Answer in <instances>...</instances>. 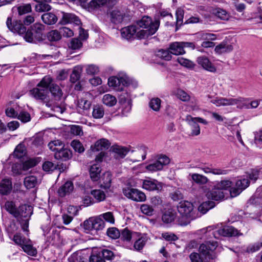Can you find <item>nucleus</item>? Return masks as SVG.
Segmentation results:
<instances>
[{
	"label": "nucleus",
	"instance_id": "34",
	"mask_svg": "<svg viewBox=\"0 0 262 262\" xmlns=\"http://www.w3.org/2000/svg\"><path fill=\"white\" fill-rule=\"evenodd\" d=\"M94 231H97L102 230L105 227L104 221L100 216L92 217Z\"/></svg>",
	"mask_w": 262,
	"mask_h": 262
},
{
	"label": "nucleus",
	"instance_id": "32",
	"mask_svg": "<svg viewBox=\"0 0 262 262\" xmlns=\"http://www.w3.org/2000/svg\"><path fill=\"white\" fill-rule=\"evenodd\" d=\"M189 176L191 177L192 181L198 184H205L208 181V178L206 176L202 174L196 173H190Z\"/></svg>",
	"mask_w": 262,
	"mask_h": 262
},
{
	"label": "nucleus",
	"instance_id": "43",
	"mask_svg": "<svg viewBox=\"0 0 262 262\" xmlns=\"http://www.w3.org/2000/svg\"><path fill=\"white\" fill-rule=\"evenodd\" d=\"M156 55L157 57L162 59H164L165 60L167 61L171 60L172 57L169 48L168 49V50H159L158 51L156 52Z\"/></svg>",
	"mask_w": 262,
	"mask_h": 262
},
{
	"label": "nucleus",
	"instance_id": "3",
	"mask_svg": "<svg viewBox=\"0 0 262 262\" xmlns=\"http://www.w3.org/2000/svg\"><path fill=\"white\" fill-rule=\"evenodd\" d=\"M137 24L143 29L138 31L136 36L138 38L142 39L148 38L157 32L160 26V21L155 20L153 21L150 17L144 16L138 21Z\"/></svg>",
	"mask_w": 262,
	"mask_h": 262
},
{
	"label": "nucleus",
	"instance_id": "24",
	"mask_svg": "<svg viewBox=\"0 0 262 262\" xmlns=\"http://www.w3.org/2000/svg\"><path fill=\"white\" fill-rule=\"evenodd\" d=\"M74 188L73 184L72 181H68L63 185L60 186L58 190V195L60 197L65 196L70 193Z\"/></svg>",
	"mask_w": 262,
	"mask_h": 262
},
{
	"label": "nucleus",
	"instance_id": "28",
	"mask_svg": "<svg viewBox=\"0 0 262 262\" xmlns=\"http://www.w3.org/2000/svg\"><path fill=\"white\" fill-rule=\"evenodd\" d=\"M41 19L45 24L48 25L55 24L58 20L57 16L52 12L44 13L41 16Z\"/></svg>",
	"mask_w": 262,
	"mask_h": 262
},
{
	"label": "nucleus",
	"instance_id": "10",
	"mask_svg": "<svg viewBox=\"0 0 262 262\" xmlns=\"http://www.w3.org/2000/svg\"><path fill=\"white\" fill-rule=\"evenodd\" d=\"M123 193L126 197L135 202H144L146 199L145 193L136 188H123Z\"/></svg>",
	"mask_w": 262,
	"mask_h": 262
},
{
	"label": "nucleus",
	"instance_id": "47",
	"mask_svg": "<svg viewBox=\"0 0 262 262\" xmlns=\"http://www.w3.org/2000/svg\"><path fill=\"white\" fill-rule=\"evenodd\" d=\"M134 233H136L134 232ZM133 234L134 233H133L130 230L126 228L121 231L120 236L119 237L122 241L124 242H129L130 241L132 238Z\"/></svg>",
	"mask_w": 262,
	"mask_h": 262
},
{
	"label": "nucleus",
	"instance_id": "16",
	"mask_svg": "<svg viewBox=\"0 0 262 262\" xmlns=\"http://www.w3.org/2000/svg\"><path fill=\"white\" fill-rule=\"evenodd\" d=\"M193 209V205L192 203L189 201H181L179 203V205H178V212L182 216H189Z\"/></svg>",
	"mask_w": 262,
	"mask_h": 262
},
{
	"label": "nucleus",
	"instance_id": "49",
	"mask_svg": "<svg viewBox=\"0 0 262 262\" xmlns=\"http://www.w3.org/2000/svg\"><path fill=\"white\" fill-rule=\"evenodd\" d=\"M50 2L37 3L35 5V10L38 12L49 11L51 9V6L49 5Z\"/></svg>",
	"mask_w": 262,
	"mask_h": 262
},
{
	"label": "nucleus",
	"instance_id": "21",
	"mask_svg": "<svg viewBox=\"0 0 262 262\" xmlns=\"http://www.w3.org/2000/svg\"><path fill=\"white\" fill-rule=\"evenodd\" d=\"M72 156V151L68 149L60 147L57 151L54 154V157L56 159L62 161H67L70 159Z\"/></svg>",
	"mask_w": 262,
	"mask_h": 262
},
{
	"label": "nucleus",
	"instance_id": "14",
	"mask_svg": "<svg viewBox=\"0 0 262 262\" xmlns=\"http://www.w3.org/2000/svg\"><path fill=\"white\" fill-rule=\"evenodd\" d=\"M142 188L148 191H160L162 189V185L156 180L148 179L143 181Z\"/></svg>",
	"mask_w": 262,
	"mask_h": 262
},
{
	"label": "nucleus",
	"instance_id": "15",
	"mask_svg": "<svg viewBox=\"0 0 262 262\" xmlns=\"http://www.w3.org/2000/svg\"><path fill=\"white\" fill-rule=\"evenodd\" d=\"M62 18L59 23L62 25L73 23L74 24L79 26L81 24V22L79 18L73 13H66L62 12Z\"/></svg>",
	"mask_w": 262,
	"mask_h": 262
},
{
	"label": "nucleus",
	"instance_id": "13",
	"mask_svg": "<svg viewBox=\"0 0 262 262\" xmlns=\"http://www.w3.org/2000/svg\"><path fill=\"white\" fill-rule=\"evenodd\" d=\"M196 62L199 65L208 72L215 73L216 71L215 66L205 56H199L196 59Z\"/></svg>",
	"mask_w": 262,
	"mask_h": 262
},
{
	"label": "nucleus",
	"instance_id": "61",
	"mask_svg": "<svg viewBox=\"0 0 262 262\" xmlns=\"http://www.w3.org/2000/svg\"><path fill=\"white\" fill-rule=\"evenodd\" d=\"M71 146L75 150V151L78 152L79 153L83 152L84 150V148L81 144V143L78 140H73L71 142Z\"/></svg>",
	"mask_w": 262,
	"mask_h": 262
},
{
	"label": "nucleus",
	"instance_id": "51",
	"mask_svg": "<svg viewBox=\"0 0 262 262\" xmlns=\"http://www.w3.org/2000/svg\"><path fill=\"white\" fill-rule=\"evenodd\" d=\"M37 183L36 178L33 176H28L24 180V185L28 189L33 188Z\"/></svg>",
	"mask_w": 262,
	"mask_h": 262
},
{
	"label": "nucleus",
	"instance_id": "44",
	"mask_svg": "<svg viewBox=\"0 0 262 262\" xmlns=\"http://www.w3.org/2000/svg\"><path fill=\"white\" fill-rule=\"evenodd\" d=\"M16 9L19 16H21L30 12L32 10L31 6L29 4H23L13 7V9Z\"/></svg>",
	"mask_w": 262,
	"mask_h": 262
},
{
	"label": "nucleus",
	"instance_id": "59",
	"mask_svg": "<svg viewBox=\"0 0 262 262\" xmlns=\"http://www.w3.org/2000/svg\"><path fill=\"white\" fill-rule=\"evenodd\" d=\"M262 247V240L249 245L247 248V252L253 253L258 251Z\"/></svg>",
	"mask_w": 262,
	"mask_h": 262
},
{
	"label": "nucleus",
	"instance_id": "54",
	"mask_svg": "<svg viewBox=\"0 0 262 262\" xmlns=\"http://www.w3.org/2000/svg\"><path fill=\"white\" fill-rule=\"evenodd\" d=\"M106 233L107 235L112 239H117L120 236V231L115 227L108 228Z\"/></svg>",
	"mask_w": 262,
	"mask_h": 262
},
{
	"label": "nucleus",
	"instance_id": "2",
	"mask_svg": "<svg viewBox=\"0 0 262 262\" xmlns=\"http://www.w3.org/2000/svg\"><path fill=\"white\" fill-rule=\"evenodd\" d=\"M6 211L15 217L20 225L24 232L29 231V221L33 213V208L31 205L24 204L18 207L14 202L7 201L4 205Z\"/></svg>",
	"mask_w": 262,
	"mask_h": 262
},
{
	"label": "nucleus",
	"instance_id": "23",
	"mask_svg": "<svg viewBox=\"0 0 262 262\" xmlns=\"http://www.w3.org/2000/svg\"><path fill=\"white\" fill-rule=\"evenodd\" d=\"M186 121L191 127V136H198L200 134V127L198 123L194 121L193 117L190 115H187L186 117Z\"/></svg>",
	"mask_w": 262,
	"mask_h": 262
},
{
	"label": "nucleus",
	"instance_id": "38",
	"mask_svg": "<svg viewBox=\"0 0 262 262\" xmlns=\"http://www.w3.org/2000/svg\"><path fill=\"white\" fill-rule=\"evenodd\" d=\"M222 106L233 105L242 102L243 98H221Z\"/></svg>",
	"mask_w": 262,
	"mask_h": 262
},
{
	"label": "nucleus",
	"instance_id": "40",
	"mask_svg": "<svg viewBox=\"0 0 262 262\" xmlns=\"http://www.w3.org/2000/svg\"><path fill=\"white\" fill-rule=\"evenodd\" d=\"M113 151L117 155V158H123L127 154L129 150L126 147L117 146L113 148Z\"/></svg>",
	"mask_w": 262,
	"mask_h": 262
},
{
	"label": "nucleus",
	"instance_id": "36",
	"mask_svg": "<svg viewBox=\"0 0 262 262\" xmlns=\"http://www.w3.org/2000/svg\"><path fill=\"white\" fill-rule=\"evenodd\" d=\"M184 11L181 8H178L176 11V31H177L183 24Z\"/></svg>",
	"mask_w": 262,
	"mask_h": 262
},
{
	"label": "nucleus",
	"instance_id": "30",
	"mask_svg": "<svg viewBox=\"0 0 262 262\" xmlns=\"http://www.w3.org/2000/svg\"><path fill=\"white\" fill-rule=\"evenodd\" d=\"M124 14L118 10H113L110 13L111 20L115 24H118L123 21Z\"/></svg>",
	"mask_w": 262,
	"mask_h": 262
},
{
	"label": "nucleus",
	"instance_id": "58",
	"mask_svg": "<svg viewBox=\"0 0 262 262\" xmlns=\"http://www.w3.org/2000/svg\"><path fill=\"white\" fill-rule=\"evenodd\" d=\"M141 212L148 216H151L154 214V210L152 206L147 204H142L140 206Z\"/></svg>",
	"mask_w": 262,
	"mask_h": 262
},
{
	"label": "nucleus",
	"instance_id": "20",
	"mask_svg": "<svg viewBox=\"0 0 262 262\" xmlns=\"http://www.w3.org/2000/svg\"><path fill=\"white\" fill-rule=\"evenodd\" d=\"M137 27L135 26L131 25L122 28L121 30V36L126 39H130L134 38L137 33Z\"/></svg>",
	"mask_w": 262,
	"mask_h": 262
},
{
	"label": "nucleus",
	"instance_id": "26",
	"mask_svg": "<svg viewBox=\"0 0 262 262\" xmlns=\"http://www.w3.org/2000/svg\"><path fill=\"white\" fill-rule=\"evenodd\" d=\"M69 262H88V257L81 251L74 252L69 258Z\"/></svg>",
	"mask_w": 262,
	"mask_h": 262
},
{
	"label": "nucleus",
	"instance_id": "56",
	"mask_svg": "<svg viewBox=\"0 0 262 262\" xmlns=\"http://www.w3.org/2000/svg\"><path fill=\"white\" fill-rule=\"evenodd\" d=\"M216 186L221 189L222 191L223 190H227L231 189L232 186V182L230 180H223L220 182H218L216 184Z\"/></svg>",
	"mask_w": 262,
	"mask_h": 262
},
{
	"label": "nucleus",
	"instance_id": "12",
	"mask_svg": "<svg viewBox=\"0 0 262 262\" xmlns=\"http://www.w3.org/2000/svg\"><path fill=\"white\" fill-rule=\"evenodd\" d=\"M199 168L205 173H212L214 175H226L231 171L230 169L214 167L211 164L208 166L204 165Z\"/></svg>",
	"mask_w": 262,
	"mask_h": 262
},
{
	"label": "nucleus",
	"instance_id": "6",
	"mask_svg": "<svg viewBox=\"0 0 262 262\" xmlns=\"http://www.w3.org/2000/svg\"><path fill=\"white\" fill-rule=\"evenodd\" d=\"M132 82V80L127 75H124L119 77L112 76L108 79V84L110 87L122 91L123 86H128Z\"/></svg>",
	"mask_w": 262,
	"mask_h": 262
},
{
	"label": "nucleus",
	"instance_id": "50",
	"mask_svg": "<svg viewBox=\"0 0 262 262\" xmlns=\"http://www.w3.org/2000/svg\"><path fill=\"white\" fill-rule=\"evenodd\" d=\"M25 147L23 144H19L15 148L13 154L14 156L17 159L23 158L26 154Z\"/></svg>",
	"mask_w": 262,
	"mask_h": 262
},
{
	"label": "nucleus",
	"instance_id": "57",
	"mask_svg": "<svg viewBox=\"0 0 262 262\" xmlns=\"http://www.w3.org/2000/svg\"><path fill=\"white\" fill-rule=\"evenodd\" d=\"M177 60L181 66L187 68H193L194 66L193 62L183 57H178Z\"/></svg>",
	"mask_w": 262,
	"mask_h": 262
},
{
	"label": "nucleus",
	"instance_id": "29",
	"mask_svg": "<svg viewBox=\"0 0 262 262\" xmlns=\"http://www.w3.org/2000/svg\"><path fill=\"white\" fill-rule=\"evenodd\" d=\"M233 47L230 44L223 41L215 48V51L217 54H221L224 53L230 52L233 50Z\"/></svg>",
	"mask_w": 262,
	"mask_h": 262
},
{
	"label": "nucleus",
	"instance_id": "60",
	"mask_svg": "<svg viewBox=\"0 0 262 262\" xmlns=\"http://www.w3.org/2000/svg\"><path fill=\"white\" fill-rule=\"evenodd\" d=\"M17 118L23 122H27L31 119L30 114L26 111H21V108Z\"/></svg>",
	"mask_w": 262,
	"mask_h": 262
},
{
	"label": "nucleus",
	"instance_id": "35",
	"mask_svg": "<svg viewBox=\"0 0 262 262\" xmlns=\"http://www.w3.org/2000/svg\"><path fill=\"white\" fill-rule=\"evenodd\" d=\"M103 103L109 107L114 106L117 103L116 98L111 94H105L102 98Z\"/></svg>",
	"mask_w": 262,
	"mask_h": 262
},
{
	"label": "nucleus",
	"instance_id": "31",
	"mask_svg": "<svg viewBox=\"0 0 262 262\" xmlns=\"http://www.w3.org/2000/svg\"><path fill=\"white\" fill-rule=\"evenodd\" d=\"M20 107L17 104H14L13 106L8 107L5 110V113L7 117L10 118H17L19 113Z\"/></svg>",
	"mask_w": 262,
	"mask_h": 262
},
{
	"label": "nucleus",
	"instance_id": "11",
	"mask_svg": "<svg viewBox=\"0 0 262 262\" xmlns=\"http://www.w3.org/2000/svg\"><path fill=\"white\" fill-rule=\"evenodd\" d=\"M250 182L247 178H243L238 179L235 183V187L229 189L231 196L236 197L247 188Z\"/></svg>",
	"mask_w": 262,
	"mask_h": 262
},
{
	"label": "nucleus",
	"instance_id": "19",
	"mask_svg": "<svg viewBox=\"0 0 262 262\" xmlns=\"http://www.w3.org/2000/svg\"><path fill=\"white\" fill-rule=\"evenodd\" d=\"M46 79L50 80V84L48 86L49 92H50L55 100H59L62 95V92L60 88L56 84L52 82V79L47 77Z\"/></svg>",
	"mask_w": 262,
	"mask_h": 262
},
{
	"label": "nucleus",
	"instance_id": "17",
	"mask_svg": "<svg viewBox=\"0 0 262 262\" xmlns=\"http://www.w3.org/2000/svg\"><path fill=\"white\" fill-rule=\"evenodd\" d=\"M12 182L10 179L4 178L0 181V194L8 195L12 191Z\"/></svg>",
	"mask_w": 262,
	"mask_h": 262
},
{
	"label": "nucleus",
	"instance_id": "46",
	"mask_svg": "<svg viewBox=\"0 0 262 262\" xmlns=\"http://www.w3.org/2000/svg\"><path fill=\"white\" fill-rule=\"evenodd\" d=\"M13 241L15 243L22 247L24 245L27 244V242H31L30 239L26 238L21 236L19 233H16L14 235Z\"/></svg>",
	"mask_w": 262,
	"mask_h": 262
},
{
	"label": "nucleus",
	"instance_id": "7",
	"mask_svg": "<svg viewBox=\"0 0 262 262\" xmlns=\"http://www.w3.org/2000/svg\"><path fill=\"white\" fill-rule=\"evenodd\" d=\"M217 242L216 241H207L200 245V252L205 256L206 258L213 259L215 258L214 250L217 247Z\"/></svg>",
	"mask_w": 262,
	"mask_h": 262
},
{
	"label": "nucleus",
	"instance_id": "52",
	"mask_svg": "<svg viewBox=\"0 0 262 262\" xmlns=\"http://www.w3.org/2000/svg\"><path fill=\"white\" fill-rule=\"evenodd\" d=\"M91 194L96 200L97 202H100L105 199V194L103 191L99 189H95L91 191Z\"/></svg>",
	"mask_w": 262,
	"mask_h": 262
},
{
	"label": "nucleus",
	"instance_id": "63",
	"mask_svg": "<svg viewBox=\"0 0 262 262\" xmlns=\"http://www.w3.org/2000/svg\"><path fill=\"white\" fill-rule=\"evenodd\" d=\"M83 226L85 232L89 233L91 231H93L92 217H90L88 220H85L83 222Z\"/></svg>",
	"mask_w": 262,
	"mask_h": 262
},
{
	"label": "nucleus",
	"instance_id": "22",
	"mask_svg": "<svg viewBox=\"0 0 262 262\" xmlns=\"http://www.w3.org/2000/svg\"><path fill=\"white\" fill-rule=\"evenodd\" d=\"M158 19L157 20H159L160 21V19H164L165 17H167L168 18V20L165 23V26H173L175 23L174 22H171L170 23L169 20H172L173 19V16L171 12H170L169 9H161L159 10L158 12Z\"/></svg>",
	"mask_w": 262,
	"mask_h": 262
},
{
	"label": "nucleus",
	"instance_id": "25",
	"mask_svg": "<svg viewBox=\"0 0 262 262\" xmlns=\"http://www.w3.org/2000/svg\"><path fill=\"white\" fill-rule=\"evenodd\" d=\"M101 171V168L99 164H94L91 166L89 172L92 181H97L99 179Z\"/></svg>",
	"mask_w": 262,
	"mask_h": 262
},
{
	"label": "nucleus",
	"instance_id": "1",
	"mask_svg": "<svg viewBox=\"0 0 262 262\" xmlns=\"http://www.w3.org/2000/svg\"><path fill=\"white\" fill-rule=\"evenodd\" d=\"M6 25L10 31L22 36L28 42L36 43L43 40L45 26L40 23H35L27 30L21 20L12 21V18L8 17Z\"/></svg>",
	"mask_w": 262,
	"mask_h": 262
},
{
	"label": "nucleus",
	"instance_id": "4",
	"mask_svg": "<svg viewBox=\"0 0 262 262\" xmlns=\"http://www.w3.org/2000/svg\"><path fill=\"white\" fill-rule=\"evenodd\" d=\"M50 84V80L44 77L37 84L36 88L29 91L30 95L36 100H40L43 102H47L48 105L49 90L48 86Z\"/></svg>",
	"mask_w": 262,
	"mask_h": 262
},
{
	"label": "nucleus",
	"instance_id": "45",
	"mask_svg": "<svg viewBox=\"0 0 262 262\" xmlns=\"http://www.w3.org/2000/svg\"><path fill=\"white\" fill-rule=\"evenodd\" d=\"M21 248L23 251L29 255L35 256L37 255V251L36 248L33 247L31 242H27V244L24 245Z\"/></svg>",
	"mask_w": 262,
	"mask_h": 262
},
{
	"label": "nucleus",
	"instance_id": "27",
	"mask_svg": "<svg viewBox=\"0 0 262 262\" xmlns=\"http://www.w3.org/2000/svg\"><path fill=\"white\" fill-rule=\"evenodd\" d=\"M169 48L171 54L178 55L185 53V51L181 45V42L172 43Z\"/></svg>",
	"mask_w": 262,
	"mask_h": 262
},
{
	"label": "nucleus",
	"instance_id": "64",
	"mask_svg": "<svg viewBox=\"0 0 262 262\" xmlns=\"http://www.w3.org/2000/svg\"><path fill=\"white\" fill-rule=\"evenodd\" d=\"M59 32L60 33H61V36H63L64 37H71L74 35L73 31L71 29L66 27L60 28L59 29Z\"/></svg>",
	"mask_w": 262,
	"mask_h": 262
},
{
	"label": "nucleus",
	"instance_id": "39",
	"mask_svg": "<svg viewBox=\"0 0 262 262\" xmlns=\"http://www.w3.org/2000/svg\"><path fill=\"white\" fill-rule=\"evenodd\" d=\"M176 217V213L172 211H166L162 216V220L165 223L169 224L173 222Z\"/></svg>",
	"mask_w": 262,
	"mask_h": 262
},
{
	"label": "nucleus",
	"instance_id": "62",
	"mask_svg": "<svg viewBox=\"0 0 262 262\" xmlns=\"http://www.w3.org/2000/svg\"><path fill=\"white\" fill-rule=\"evenodd\" d=\"M42 169L46 171H52L57 169V165L50 161H46L42 165Z\"/></svg>",
	"mask_w": 262,
	"mask_h": 262
},
{
	"label": "nucleus",
	"instance_id": "41",
	"mask_svg": "<svg viewBox=\"0 0 262 262\" xmlns=\"http://www.w3.org/2000/svg\"><path fill=\"white\" fill-rule=\"evenodd\" d=\"M104 115V110L102 105H96L93 108L92 116L95 119L102 118Z\"/></svg>",
	"mask_w": 262,
	"mask_h": 262
},
{
	"label": "nucleus",
	"instance_id": "18",
	"mask_svg": "<svg viewBox=\"0 0 262 262\" xmlns=\"http://www.w3.org/2000/svg\"><path fill=\"white\" fill-rule=\"evenodd\" d=\"M206 196L209 199L219 201L223 199L225 197V195L223 191L218 188L215 185L211 190L207 192Z\"/></svg>",
	"mask_w": 262,
	"mask_h": 262
},
{
	"label": "nucleus",
	"instance_id": "37",
	"mask_svg": "<svg viewBox=\"0 0 262 262\" xmlns=\"http://www.w3.org/2000/svg\"><path fill=\"white\" fill-rule=\"evenodd\" d=\"M48 39L51 42H56L61 39V33L59 31L53 30L47 34Z\"/></svg>",
	"mask_w": 262,
	"mask_h": 262
},
{
	"label": "nucleus",
	"instance_id": "8",
	"mask_svg": "<svg viewBox=\"0 0 262 262\" xmlns=\"http://www.w3.org/2000/svg\"><path fill=\"white\" fill-rule=\"evenodd\" d=\"M169 163V157L162 154L157 156V159L155 161L147 165L146 168L150 171H159L162 170L164 166L168 165Z\"/></svg>",
	"mask_w": 262,
	"mask_h": 262
},
{
	"label": "nucleus",
	"instance_id": "5",
	"mask_svg": "<svg viewBox=\"0 0 262 262\" xmlns=\"http://www.w3.org/2000/svg\"><path fill=\"white\" fill-rule=\"evenodd\" d=\"M115 255L113 251L108 249H100L93 252L89 257L88 262H107L111 258H114Z\"/></svg>",
	"mask_w": 262,
	"mask_h": 262
},
{
	"label": "nucleus",
	"instance_id": "9",
	"mask_svg": "<svg viewBox=\"0 0 262 262\" xmlns=\"http://www.w3.org/2000/svg\"><path fill=\"white\" fill-rule=\"evenodd\" d=\"M211 234L213 235L215 238H219L220 236H238L243 235V234L235 228L228 226H223L222 228H220L216 231H213Z\"/></svg>",
	"mask_w": 262,
	"mask_h": 262
},
{
	"label": "nucleus",
	"instance_id": "33",
	"mask_svg": "<svg viewBox=\"0 0 262 262\" xmlns=\"http://www.w3.org/2000/svg\"><path fill=\"white\" fill-rule=\"evenodd\" d=\"M215 205L212 201H207L203 202L198 207V210L203 214L206 213L208 210L213 208Z\"/></svg>",
	"mask_w": 262,
	"mask_h": 262
},
{
	"label": "nucleus",
	"instance_id": "55",
	"mask_svg": "<svg viewBox=\"0 0 262 262\" xmlns=\"http://www.w3.org/2000/svg\"><path fill=\"white\" fill-rule=\"evenodd\" d=\"M161 101L159 98H152L149 102V107L155 111H159L161 106Z\"/></svg>",
	"mask_w": 262,
	"mask_h": 262
},
{
	"label": "nucleus",
	"instance_id": "48",
	"mask_svg": "<svg viewBox=\"0 0 262 262\" xmlns=\"http://www.w3.org/2000/svg\"><path fill=\"white\" fill-rule=\"evenodd\" d=\"M82 72V68L79 67H74L72 73L70 75V81L72 83H75L80 78L81 73Z\"/></svg>",
	"mask_w": 262,
	"mask_h": 262
},
{
	"label": "nucleus",
	"instance_id": "42",
	"mask_svg": "<svg viewBox=\"0 0 262 262\" xmlns=\"http://www.w3.org/2000/svg\"><path fill=\"white\" fill-rule=\"evenodd\" d=\"M147 241L146 234H144L139 237L134 243V247L137 251L142 250Z\"/></svg>",
	"mask_w": 262,
	"mask_h": 262
},
{
	"label": "nucleus",
	"instance_id": "53",
	"mask_svg": "<svg viewBox=\"0 0 262 262\" xmlns=\"http://www.w3.org/2000/svg\"><path fill=\"white\" fill-rule=\"evenodd\" d=\"M112 183V174L109 172H106L104 174L103 178V184L102 186L105 189H108L111 187Z\"/></svg>",
	"mask_w": 262,
	"mask_h": 262
}]
</instances>
